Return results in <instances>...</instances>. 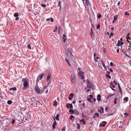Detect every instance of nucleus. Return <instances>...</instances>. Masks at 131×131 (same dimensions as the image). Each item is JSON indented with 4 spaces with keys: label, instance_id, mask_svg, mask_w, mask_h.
Listing matches in <instances>:
<instances>
[{
    "label": "nucleus",
    "instance_id": "f257e3e1",
    "mask_svg": "<svg viewBox=\"0 0 131 131\" xmlns=\"http://www.w3.org/2000/svg\"><path fill=\"white\" fill-rule=\"evenodd\" d=\"M28 80V79L26 78L22 79V82L24 83L23 90H24L27 89V87L29 86Z\"/></svg>",
    "mask_w": 131,
    "mask_h": 131
},
{
    "label": "nucleus",
    "instance_id": "f03ea898",
    "mask_svg": "<svg viewBox=\"0 0 131 131\" xmlns=\"http://www.w3.org/2000/svg\"><path fill=\"white\" fill-rule=\"evenodd\" d=\"M31 103L30 104L34 107H36L37 106V101L36 100V98L32 97L30 99Z\"/></svg>",
    "mask_w": 131,
    "mask_h": 131
},
{
    "label": "nucleus",
    "instance_id": "7ed1b4c3",
    "mask_svg": "<svg viewBox=\"0 0 131 131\" xmlns=\"http://www.w3.org/2000/svg\"><path fill=\"white\" fill-rule=\"evenodd\" d=\"M71 81L72 84H74L75 83L76 81V78L74 74L72 73L71 75Z\"/></svg>",
    "mask_w": 131,
    "mask_h": 131
},
{
    "label": "nucleus",
    "instance_id": "20e7f679",
    "mask_svg": "<svg viewBox=\"0 0 131 131\" xmlns=\"http://www.w3.org/2000/svg\"><path fill=\"white\" fill-rule=\"evenodd\" d=\"M87 83L88 84L87 86L88 88H91L93 86V84L91 82H90L88 79L87 80Z\"/></svg>",
    "mask_w": 131,
    "mask_h": 131
},
{
    "label": "nucleus",
    "instance_id": "39448f33",
    "mask_svg": "<svg viewBox=\"0 0 131 131\" xmlns=\"http://www.w3.org/2000/svg\"><path fill=\"white\" fill-rule=\"evenodd\" d=\"M78 74L80 77L82 79H84V73L83 72L80 71L79 72Z\"/></svg>",
    "mask_w": 131,
    "mask_h": 131
},
{
    "label": "nucleus",
    "instance_id": "423d86ee",
    "mask_svg": "<svg viewBox=\"0 0 131 131\" xmlns=\"http://www.w3.org/2000/svg\"><path fill=\"white\" fill-rule=\"evenodd\" d=\"M54 121L53 122V125H52V128H53V129H54L55 128V125H56L57 124L55 120V117L54 118Z\"/></svg>",
    "mask_w": 131,
    "mask_h": 131
},
{
    "label": "nucleus",
    "instance_id": "0eeeda50",
    "mask_svg": "<svg viewBox=\"0 0 131 131\" xmlns=\"http://www.w3.org/2000/svg\"><path fill=\"white\" fill-rule=\"evenodd\" d=\"M35 90L37 93L38 94L40 93V91L38 87L36 86L35 88Z\"/></svg>",
    "mask_w": 131,
    "mask_h": 131
},
{
    "label": "nucleus",
    "instance_id": "6e6552de",
    "mask_svg": "<svg viewBox=\"0 0 131 131\" xmlns=\"http://www.w3.org/2000/svg\"><path fill=\"white\" fill-rule=\"evenodd\" d=\"M118 15H115L114 17V19L112 22L113 23H114L117 20L118 18Z\"/></svg>",
    "mask_w": 131,
    "mask_h": 131
},
{
    "label": "nucleus",
    "instance_id": "1a4fd4ad",
    "mask_svg": "<svg viewBox=\"0 0 131 131\" xmlns=\"http://www.w3.org/2000/svg\"><path fill=\"white\" fill-rule=\"evenodd\" d=\"M102 123H103V124H100V126H102L103 127H104L105 126V124H107V122L106 121H104L102 122Z\"/></svg>",
    "mask_w": 131,
    "mask_h": 131
},
{
    "label": "nucleus",
    "instance_id": "9d476101",
    "mask_svg": "<svg viewBox=\"0 0 131 131\" xmlns=\"http://www.w3.org/2000/svg\"><path fill=\"white\" fill-rule=\"evenodd\" d=\"M101 62L102 64V65L103 67L104 68V69L106 70H107V68L105 66V64L104 63V62L102 60H101Z\"/></svg>",
    "mask_w": 131,
    "mask_h": 131
},
{
    "label": "nucleus",
    "instance_id": "9b49d317",
    "mask_svg": "<svg viewBox=\"0 0 131 131\" xmlns=\"http://www.w3.org/2000/svg\"><path fill=\"white\" fill-rule=\"evenodd\" d=\"M74 114H75L76 115H78L79 114V113L78 110L76 109H75L74 110Z\"/></svg>",
    "mask_w": 131,
    "mask_h": 131
},
{
    "label": "nucleus",
    "instance_id": "f8f14e48",
    "mask_svg": "<svg viewBox=\"0 0 131 131\" xmlns=\"http://www.w3.org/2000/svg\"><path fill=\"white\" fill-rule=\"evenodd\" d=\"M101 96L100 95L98 94L97 96V99L98 101H100L101 100L100 98L101 97Z\"/></svg>",
    "mask_w": 131,
    "mask_h": 131
},
{
    "label": "nucleus",
    "instance_id": "ddd939ff",
    "mask_svg": "<svg viewBox=\"0 0 131 131\" xmlns=\"http://www.w3.org/2000/svg\"><path fill=\"white\" fill-rule=\"evenodd\" d=\"M59 114H57L56 116V119L57 121H59Z\"/></svg>",
    "mask_w": 131,
    "mask_h": 131
},
{
    "label": "nucleus",
    "instance_id": "4468645a",
    "mask_svg": "<svg viewBox=\"0 0 131 131\" xmlns=\"http://www.w3.org/2000/svg\"><path fill=\"white\" fill-rule=\"evenodd\" d=\"M68 52L71 55H72V53L71 52V49L70 48H68Z\"/></svg>",
    "mask_w": 131,
    "mask_h": 131
},
{
    "label": "nucleus",
    "instance_id": "2eb2a0df",
    "mask_svg": "<svg viewBox=\"0 0 131 131\" xmlns=\"http://www.w3.org/2000/svg\"><path fill=\"white\" fill-rule=\"evenodd\" d=\"M51 76V75L49 74L47 76L46 78V80L47 81H48L50 79Z\"/></svg>",
    "mask_w": 131,
    "mask_h": 131
},
{
    "label": "nucleus",
    "instance_id": "dca6fc26",
    "mask_svg": "<svg viewBox=\"0 0 131 131\" xmlns=\"http://www.w3.org/2000/svg\"><path fill=\"white\" fill-rule=\"evenodd\" d=\"M16 90H17L16 88V87H15L12 88H11L9 89V90H12L13 91H16Z\"/></svg>",
    "mask_w": 131,
    "mask_h": 131
},
{
    "label": "nucleus",
    "instance_id": "f3484780",
    "mask_svg": "<svg viewBox=\"0 0 131 131\" xmlns=\"http://www.w3.org/2000/svg\"><path fill=\"white\" fill-rule=\"evenodd\" d=\"M44 74L43 73H42L40 74V75H39V79L41 80L42 78L43 77V75Z\"/></svg>",
    "mask_w": 131,
    "mask_h": 131
},
{
    "label": "nucleus",
    "instance_id": "a211bd4d",
    "mask_svg": "<svg viewBox=\"0 0 131 131\" xmlns=\"http://www.w3.org/2000/svg\"><path fill=\"white\" fill-rule=\"evenodd\" d=\"M118 88L119 89V92H121V93L122 92L121 89V88L120 86V85L119 83L118 84Z\"/></svg>",
    "mask_w": 131,
    "mask_h": 131
},
{
    "label": "nucleus",
    "instance_id": "6ab92c4d",
    "mask_svg": "<svg viewBox=\"0 0 131 131\" xmlns=\"http://www.w3.org/2000/svg\"><path fill=\"white\" fill-rule=\"evenodd\" d=\"M19 16V14L18 13H15L14 14V16L15 17H18Z\"/></svg>",
    "mask_w": 131,
    "mask_h": 131
},
{
    "label": "nucleus",
    "instance_id": "aec40b11",
    "mask_svg": "<svg viewBox=\"0 0 131 131\" xmlns=\"http://www.w3.org/2000/svg\"><path fill=\"white\" fill-rule=\"evenodd\" d=\"M102 16L101 15V14L98 13L97 15V18H100Z\"/></svg>",
    "mask_w": 131,
    "mask_h": 131
},
{
    "label": "nucleus",
    "instance_id": "412c9836",
    "mask_svg": "<svg viewBox=\"0 0 131 131\" xmlns=\"http://www.w3.org/2000/svg\"><path fill=\"white\" fill-rule=\"evenodd\" d=\"M12 103V102L11 100H8L7 101V103L9 105L11 104Z\"/></svg>",
    "mask_w": 131,
    "mask_h": 131
},
{
    "label": "nucleus",
    "instance_id": "4be33fe9",
    "mask_svg": "<svg viewBox=\"0 0 131 131\" xmlns=\"http://www.w3.org/2000/svg\"><path fill=\"white\" fill-rule=\"evenodd\" d=\"M106 78H109L110 79H111V76L110 75H109L108 74H106Z\"/></svg>",
    "mask_w": 131,
    "mask_h": 131
},
{
    "label": "nucleus",
    "instance_id": "5701e85b",
    "mask_svg": "<svg viewBox=\"0 0 131 131\" xmlns=\"http://www.w3.org/2000/svg\"><path fill=\"white\" fill-rule=\"evenodd\" d=\"M66 129V126H64L61 129V131H65Z\"/></svg>",
    "mask_w": 131,
    "mask_h": 131
},
{
    "label": "nucleus",
    "instance_id": "b1692460",
    "mask_svg": "<svg viewBox=\"0 0 131 131\" xmlns=\"http://www.w3.org/2000/svg\"><path fill=\"white\" fill-rule=\"evenodd\" d=\"M85 3L86 5L87 6H89L90 5L89 1L88 0H85Z\"/></svg>",
    "mask_w": 131,
    "mask_h": 131
},
{
    "label": "nucleus",
    "instance_id": "393cba45",
    "mask_svg": "<svg viewBox=\"0 0 131 131\" xmlns=\"http://www.w3.org/2000/svg\"><path fill=\"white\" fill-rule=\"evenodd\" d=\"M68 104H69L70 106V108L71 109H73V105L72 103L70 104L69 103H68Z\"/></svg>",
    "mask_w": 131,
    "mask_h": 131
},
{
    "label": "nucleus",
    "instance_id": "a878e982",
    "mask_svg": "<svg viewBox=\"0 0 131 131\" xmlns=\"http://www.w3.org/2000/svg\"><path fill=\"white\" fill-rule=\"evenodd\" d=\"M80 122H83V124L84 125L86 124V123L85 122V121H84V119H82L80 120Z\"/></svg>",
    "mask_w": 131,
    "mask_h": 131
},
{
    "label": "nucleus",
    "instance_id": "bb28decb",
    "mask_svg": "<svg viewBox=\"0 0 131 131\" xmlns=\"http://www.w3.org/2000/svg\"><path fill=\"white\" fill-rule=\"evenodd\" d=\"M65 61H66L67 62V63L69 65V66H70V64L69 63V61L66 58L65 59Z\"/></svg>",
    "mask_w": 131,
    "mask_h": 131
},
{
    "label": "nucleus",
    "instance_id": "cd10ccee",
    "mask_svg": "<svg viewBox=\"0 0 131 131\" xmlns=\"http://www.w3.org/2000/svg\"><path fill=\"white\" fill-rule=\"evenodd\" d=\"M124 101H126V102H127L128 101V98L127 97H125L124 99Z\"/></svg>",
    "mask_w": 131,
    "mask_h": 131
},
{
    "label": "nucleus",
    "instance_id": "c85d7f7f",
    "mask_svg": "<svg viewBox=\"0 0 131 131\" xmlns=\"http://www.w3.org/2000/svg\"><path fill=\"white\" fill-rule=\"evenodd\" d=\"M124 115L125 116H129V114L127 113H124Z\"/></svg>",
    "mask_w": 131,
    "mask_h": 131
},
{
    "label": "nucleus",
    "instance_id": "c756f323",
    "mask_svg": "<svg viewBox=\"0 0 131 131\" xmlns=\"http://www.w3.org/2000/svg\"><path fill=\"white\" fill-rule=\"evenodd\" d=\"M15 119H12V122H11V124H14L15 123Z\"/></svg>",
    "mask_w": 131,
    "mask_h": 131
},
{
    "label": "nucleus",
    "instance_id": "7c9ffc66",
    "mask_svg": "<svg viewBox=\"0 0 131 131\" xmlns=\"http://www.w3.org/2000/svg\"><path fill=\"white\" fill-rule=\"evenodd\" d=\"M74 96L73 93H71L69 95V96L71 97L72 96V97H73Z\"/></svg>",
    "mask_w": 131,
    "mask_h": 131
},
{
    "label": "nucleus",
    "instance_id": "2f4dec72",
    "mask_svg": "<svg viewBox=\"0 0 131 131\" xmlns=\"http://www.w3.org/2000/svg\"><path fill=\"white\" fill-rule=\"evenodd\" d=\"M69 112L74 113V110L73 109H71L69 110Z\"/></svg>",
    "mask_w": 131,
    "mask_h": 131
},
{
    "label": "nucleus",
    "instance_id": "473e14b6",
    "mask_svg": "<svg viewBox=\"0 0 131 131\" xmlns=\"http://www.w3.org/2000/svg\"><path fill=\"white\" fill-rule=\"evenodd\" d=\"M87 100L88 101H90V102H92V101L91 100L90 98H89L88 97L87 98Z\"/></svg>",
    "mask_w": 131,
    "mask_h": 131
},
{
    "label": "nucleus",
    "instance_id": "72a5a7b5",
    "mask_svg": "<svg viewBox=\"0 0 131 131\" xmlns=\"http://www.w3.org/2000/svg\"><path fill=\"white\" fill-rule=\"evenodd\" d=\"M27 48L29 49H31V45L30 44H29L27 46Z\"/></svg>",
    "mask_w": 131,
    "mask_h": 131
},
{
    "label": "nucleus",
    "instance_id": "f704fd0d",
    "mask_svg": "<svg viewBox=\"0 0 131 131\" xmlns=\"http://www.w3.org/2000/svg\"><path fill=\"white\" fill-rule=\"evenodd\" d=\"M77 125H78V127H77V129H80V125L79 124L77 123Z\"/></svg>",
    "mask_w": 131,
    "mask_h": 131
},
{
    "label": "nucleus",
    "instance_id": "c9c22d12",
    "mask_svg": "<svg viewBox=\"0 0 131 131\" xmlns=\"http://www.w3.org/2000/svg\"><path fill=\"white\" fill-rule=\"evenodd\" d=\"M58 6H60V10L61 8V2L60 1H59L58 2Z\"/></svg>",
    "mask_w": 131,
    "mask_h": 131
},
{
    "label": "nucleus",
    "instance_id": "e433bc0d",
    "mask_svg": "<svg viewBox=\"0 0 131 131\" xmlns=\"http://www.w3.org/2000/svg\"><path fill=\"white\" fill-rule=\"evenodd\" d=\"M72 118H74V116L72 115H70L69 117V119L71 120L72 119Z\"/></svg>",
    "mask_w": 131,
    "mask_h": 131
},
{
    "label": "nucleus",
    "instance_id": "4c0bfd02",
    "mask_svg": "<svg viewBox=\"0 0 131 131\" xmlns=\"http://www.w3.org/2000/svg\"><path fill=\"white\" fill-rule=\"evenodd\" d=\"M110 84H111V85L110 86H112V88H115V86L114 85L112 84V83H111H111Z\"/></svg>",
    "mask_w": 131,
    "mask_h": 131
},
{
    "label": "nucleus",
    "instance_id": "58836bf2",
    "mask_svg": "<svg viewBox=\"0 0 131 131\" xmlns=\"http://www.w3.org/2000/svg\"><path fill=\"white\" fill-rule=\"evenodd\" d=\"M90 31H91L90 34H91V36H92L93 34V32L92 31V28L91 29Z\"/></svg>",
    "mask_w": 131,
    "mask_h": 131
},
{
    "label": "nucleus",
    "instance_id": "ea45409f",
    "mask_svg": "<svg viewBox=\"0 0 131 131\" xmlns=\"http://www.w3.org/2000/svg\"><path fill=\"white\" fill-rule=\"evenodd\" d=\"M57 102L56 101L54 102V104L53 105V106H56L57 105Z\"/></svg>",
    "mask_w": 131,
    "mask_h": 131
},
{
    "label": "nucleus",
    "instance_id": "a19ab883",
    "mask_svg": "<svg viewBox=\"0 0 131 131\" xmlns=\"http://www.w3.org/2000/svg\"><path fill=\"white\" fill-rule=\"evenodd\" d=\"M123 53L124 54H125L126 56L127 57H128V58H129L130 57V56H129L127 54V53H126L125 52H123Z\"/></svg>",
    "mask_w": 131,
    "mask_h": 131
},
{
    "label": "nucleus",
    "instance_id": "79ce46f5",
    "mask_svg": "<svg viewBox=\"0 0 131 131\" xmlns=\"http://www.w3.org/2000/svg\"><path fill=\"white\" fill-rule=\"evenodd\" d=\"M129 13H128L127 12H125V15H127L128 16L129 15Z\"/></svg>",
    "mask_w": 131,
    "mask_h": 131
},
{
    "label": "nucleus",
    "instance_id": "37998d69",
    "mask_svg": "<svg viewBox=\"0 0 131 131\" xmlns=\"http://www.w3.org/2000/svg\"><path fill=\"white\" fill-rule=\"evenodd\" d=\"M120 41L119 40H118V43H117V46H118V47L119 46H120Z\"/></svg>",
    "mask_w": 131,
    "mask_h": 131
},
{
    "label": "nucleus",
    "instance_id": "c03bdc74",
    "mask_svg": "<svg viewBox=\"0 0 131 131\" xmlns=\"http://www.w3.org/2000/svg\"><path fill=\"white\" fill-rule=\"evenodd\" d=\"M113 95L111 94H108V98L110 97H111Z\"/></svg>",
    "mask_w": 131,
    "mask_h": 131
},
{
    "label": "nucleus",
    "instance_id": "a18cd8bd",
    "mask_svg": "<svg viewBox=\"0 0 131 131\" xmlns=\"http://www.w3.org/2000/svg\"><path fill=\"white\" fill-rule=\"evenodd\" d=\"M117 100V99L116 98H115V100L114 101V104H117V102H116V100Z\"/></svg>",
    "mask_w": 131,
    "mask_h": 131
},
{
    "label": "nucleus",
    "instance_id": "49530a36",
    "mask_svg": "<svg viewBox=\"0 0 131 131\" xmlns=\"http://www.w3.org/2000/svg\"><path fill=\"white\" fill-rule=\"evenodd\" d=\"M41 6L43 7H46V5H45V4H41Z\"/></svg>",
    "mask_w": 131,
    "mask_h": 131
},
{
    "label": "nucleus",
    "instance_id": "de8ad7c7",
    "mask_svg": "<svg viewBox=\"0 0 131 131\" xmlns=\"http://www.w3.org/2000/svg\"><path fill=\"white\" fill-rule=\"evenodd\" d=\"M113 33L111 32L110 34V36H109V37L110 38L111 37L113 36Z\"/></svg>",
    "mask_w": 131,
    "mask_h": 131
},
{
    "label": "nucleus",
    "instance_id": "09e8293b",
    "mask_svg": "<svg viewBox=\"0 0 131 131\" xmlns=\"http://www.w3.org/2000/svg\"><path fill=\"white\" fill-rule=\"evenodd\" d=\"M20 108H21V110L23 111H25V110H26V108H21L20 107Z\"/></svg>",
    "mask_w": 131,
    "mask_h": 131
},
{
    "label": "nucleus",
    "instance_id": "8fccbe9b",
    "mask_svg": "<svg viewBox=\"0 0 131 131\" xmlns=\"http://www.w3.org/2000/svg\"><path fill=\"white\" fill-rule=\"evenodd\" d=\"M129 34H130L129 33H128V35H127V36L126 37V38H127V39H128L129 40H130V37H128H128L129 35Z\"/></svg>",
    "mask_w": 131,
    "mask_h": 131
},
{
    "label": "nucleus",
    "instance_id": "3c124183",
    "mask_svg": "<svg viewBox=\"0 0 131 131\" xmlns=\"http://www.w3.org/2000/svg\"><path fill=\"white\" fill-rule=\"evenodd\" d=\"M95 115L97 117L99 116V114L98 113H95Z\"/></svg>",
    "mask_w": 131,
    "mask_h": 131
},
{
    "label": "nucleus",
    "instance_id": "603ef678",
    "mask_svg": "<svg viewBox=\"0 0 131 131\" xmlns=\"http://www.w3.org/2000/svg\"><path fill=\"white\" fill-rule=\"evenodd\" d=\"M89 97L91 99H92L93 98V95H91V94L89 95Z\"/></svg>",
    "mask_w": 131,
    "mask_h": 131
},
{
    "label": "nucleus",
    "instance_id": "864d4df0",
    "mask_svg": "<svg viewBox=\"0 0 131 131\" xmlns=\"http://www.w3.org/2000/svg\"><path fill=\"white\" fill-rule=\"evenodd\" d=\"M100 27V25H98L97 26V29H99Z\"/></svg>",
    "mask_w": 131,
    "mask_h": 131
},
{
    "label": "nucleus",
    "instance_id": "5fc2aeb1",
    "mask_svg": "<svg viewBox=\"0 0 131 131\" xmlns=\"http://www.w3.org/2000/svg\"><path fill=\"white\" fill-rule=\"evenodd\" d=\"M110 64L111 66H114V65L113 64V63L112 62H111L110 63Z\"/></svg>",
    "mask_w": 131,
    "mask_h": 131
},
{
    "label": "nucleus",
    "instance_id": "6e6d98bb",
    "mask_svg": "<svg viewBox=\"0 0 131 131\" xmlns=\"http://www.w3.org/2000/svg\"><path fill=\"white\" fill-rule=\"evenodd\" d=\"M66 37V35H65V34H64L63 35V39H64V38H65Z\"/></svg>",
    "mask_w": 131,
    "mask_h": 131
},
{
    "label": "nucleus",
    "instance_id": "4d7b16f0",
    "mask_svg": "<svg viewBox=\"0 0 131 131\" xmlns=\"http://www.w3.org/2000/svg\"><path fill=\"white\" fill-rule=\"evenodd\" d=\"M19 19V17H16L15 20H18Z\"/></svg>",
    "mask_w": 131,
    "mask_h": 131
},
{
    "label": "nucleus",
    "instance_id": "13d9d810",
    "mask_svg": "<svg viewBox=\"0 0 131 131\" xmlns=\"http://www.w3.org/2000/svg\"><path fill=\"white\" fill-rule=\"evenodd\" d=\"M111 72H113V70L112 69H108Z\"/></svg>",
    "mask_w": 131,
    "mask_h": 131
},
{
    "label": "nucleus",
    "instance_id": "bf43d9fd",
    "mask_svg": "<svg viewBox=\"0 0 131 131\" xmlns=\"http://www.w3.org/2000/svg\"><path fill=\"white\" fill-rule=\"evenodd\" d=\"M101 109L102 110V113H104V110H103V108H101Z\"/></svg>",
    "mask_w": 131,
    "mask_h": 131
},
{
    "label": "nucleus",
    "instance_id": "052dcab7",
    "mask_svg": "<svg viewBox=\"0 0 131 131\" xmlns=\"http://www.w3.org/2000/svg\"><path fill=\"white\" fill-rule=\"evenodd\" d=\"M68 99L69 100H72V97H71L69 96L68 98Z\"/></svg>",
    "mask_w": 131,
    "mask_h": 131
},
{
    "label": "nucleus",
    "instance_id": "680f3d73",
    "mask_svg": "<svg viewBox=\"0 0 131 131\" xmlns=\"http://www.w3.org/2000/svg\"><path fill=\"white\" fill-rule=\"evenodd\" d=\"M50 20L51 22H53V20L52 18H51L50 19Z\"/></svg>",
    "mask_w": 131,
    "mask_h": 131
},
{
    "label": "nucleus",
    "instance_id": "e2e57ef3",
    "mask_svg": "<svg viewBox=\"0 0 131 131\" xmlns=\"http://www.w3.org/2000/svg\"><path fill=\"white\" fill-rule=\"evenodd\" d=\"M108 108V107H106L105 108V110L106 111H107V109Z\"/></svg>",
    "mask_w": 131,
    "mask_h": 131
},
{
    "label": "nucleus",
    "instance_id": "0e129e2a",
    "mask_svg": "<svg viewBox=\"0 0 131 131\" xmlns=\"http://www.w3.org/2000/svg\"><path fill=\"white\" fill-rule=\"evenodd\" d=\"M75 102H76V101H73V102H72V104H75Z\"/></svg>",
    "mask_w": 131,
    "mask_h": 131
},
{
    "label": "nucleus",
    "instance_id": "69168bd1",
    "mask_svg": "<svg viewBox=\"0 0 131 131\" xmlns=\"http://www.w3.org/2000/svg\"><path fill=\"white\" fill-rule=\"evenodd\" d=\"M63 39V42H65V41H66V38H64V39Z\"/></svg>",
    "mask_w": 131,
    "mask_h": 131
},
{
    "label": "nucleus",
    "instance_id": "338daca9",
    "mask_svg": "<svg viewBox=\"0 0 131 131\" xmlns=\"http://www.w3.org/2000/svg\"><path fill=\"white\" fill-rule=\"evenodd\" d=\"M120 44L122 46V45H123L124 44V43L122 42L121 41Z\"/></svg>",
    "mask_w": 131,
    "mask_h": 131
},
{
    "label": "nucleus",
    "instance_id": "774afa93",
    "mask_svg": "<svg viewBox=\"0 0 131 131\" xmlns=\"http://www.w3.org/2000/svg\"><path fill=\"white\" fill-rule=\"evenodd\" d=\"M94 59L95 62H97V60L96 59H95V58H94Z\"/></svg>",
    "mask_w": 131,
    "mask_h": 131
}]
</instances>
